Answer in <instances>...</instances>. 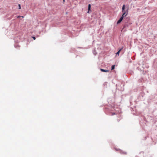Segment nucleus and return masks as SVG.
<instances>
[{
	"label": "nucleus",
	"instance_id": "3",
	"mask_svg": "<svg viewBox=\"0 0 157 157\" xmlns=\"http://www.w3.org/2000/svg\"><path fill=\"white\" fill-rule=\"evenodd\" d=\"M128 14V13H126V12H124L123 13L121 17H123V18L124 17L126 16Z\"/></svg>",
	"mask_w": 157,
	"mask_h": 157
},
{
	"label": "nucleus",
	"instance_id": "14",
	"mask_svg": "<svg viewBox=\"0 0 157 157\" xmlns=\"http://www.w3.org/2000/svg\"><path fill=\"white\" fill-rule=\"evenodd\" d=\"M32 37L33 39L34 40L36 39V37L35 36H32Z\"/></svg>",
	"mask_w": 157,
	"mask_h": 157
},
{
	"label": "nucleus",
	"instance_id": "17",
	"mask_svg": "<svg viewBox=\"0 0 157 157\" xmlns=\"http://www.w3.org/2000/svg\"><path fill=\"white\" fill-rule=\"evenodd\" d=\"M21 17H24L23 16H21Z\"/></svg>",
	"mask_w": 157,
	"mask_h": 157
},
{
	"label": "nucleus",
	"instance_id": "16",
	"mask_svg": "<svg viewBox=\"0 0 157 157\" xmlns=\"http://www.w3.org/2000/svg\"><path fill=\"white\" fill-rule=\"evenodd\" d=\"M20 17V16H18V17H17V18H19V17Z\"/></svg>",
	"mask_w": 157,
	"mask_h": 157
},
{
	"label": "nucleus",
	"instance_id": "11",
	"mask_svg": "<svg viewBox=\"0 0 157 157\" xmlns=\"http://www.w3.org/2000/svg\"><path fill=\"white\" fill-rule=\"evenodd\" d=\"M125 6L124 5H123L122 7V10H123L124 9H125Z\"/></svg>",
	"mask_w": 157,
	"mask_h": 157
},
{
	"label": "nucleus",
	"instance_id": "6",
	"mask_svg": "<svg viewBox=\"0 0 157 157\" xmlns=\"http://www.w3.org/2000/svg\"><path fill=\"white\" fill-rule=\"evenodd\" d=\"M122 12L123 13L126 12V13H128V9L127 10L124 9L123 10H122Z\"/></svg>",
	"mask_w": 157,
	"mask_h": 157
},
{
	"label": "nucleus",
	"instance_id": "12",
	"mask_svg": "<svg viewBox=\"0 0 157 157\" xmlns=\"http://www.w3.org/2000/svg\"><path fill=\"white\" fill-rule=\"evenodd\" d=\"M114 114H117V113H112V115H114Z\"/></svg>",
	"mask_w": 157,
	"mask_h": 157
},
{
	"label": "nucleus",
	"instance_id": "18",
	"mask_svg": "<svg viewBox=\"0 0 157 157\" xmlns=\"http://www.w3.org/2000/svg\"><path fill=\"white\" fill-rule=\"evenodd\" d=\"M65 0H63V2H64V1H65Z\"/></svg>",
	"mask_w": 157,
	"mask_h": 157
},
{
	"label": "nucleus",
	"instance_id": "15",
	"mask_svg": "<svg viewBox=\"0 0 157 157\" xmlns=\"http://www.w3.org/2000/svg\"><path fill=\"white\" fill-rule=\"evenodd\" d=\"M116 150H117V151L118 150V149H116Z\"/></svg>",
	"mask_w": 157,
	"mask_h": 157
},
{
	"label": "nucleus",
	"instance_id": "1",
	"mask_svg": "<svg viewBox=\"0 0 157 157\" xmlns=\"http://www.w3.org/2000/svg\"><path fill=\"white\" fill-rule=\"evenodd\" d=\"M123 17H121L118 20L117 22V24H119L120 23L123 19Z\"/></svg>",
	"mask_w": 157,
	"mask_h": 157
},
{
	"label": "nucleus",
	"instance_id": "10",
	"mask_svg": "<svg viewBox=\"0 0 157 157\" xmlns=\"http://www.w3.org/2000/svg\"><path fill=\"white\" fill-rule=\"evenodd\" d=\"M115 65H113L111 67V70H113L115 68Z\"/></svg>",
	"mask_w": 157,
	"mask_h": 157
},
{
	"label": "nucleus",
	"instance_id": "9",
	"mask_svg": "<svg viewBox=\"0 0 157 157\" xmlns=\"http://www.w3.org/2000/svg\"><path fill=\"white\" fill-rule=\"evenodd\" d=\"M93 54L95 55H96L97 54V53L96 52V51L95 49H94V50L93 51Z\"/></svg>",
	"mask_w": 157,
	"mask_h": 157
},
{
	"label": "nucleus",
	"instance_id": "7",
	"mask_svg": "<svg viewBox=\"0 0 157 157\" xmlns=\"http://www.w3.org/2000/svg\"><path fill=\"white\" fill-rule=\"evenodd\" d=\"M120 150V153L121 154H126V152H124L123 151L121 150H120V149H119Z\"/></svg>",
	"mask_w": 157,
	"mask_h": 157
},
{
	"label": "nucleus",
	"instance_id": "2",
	"mask_svg": "<svg viewBox=\"0 0 157 157\" xmlns=\"http://www.w3.org/2000/svg\"><path fill=\"white\" fill-rule=\"evenodd\" d=\"M91 5L90 4H89L88 5V11H87V13H89L90 11H91Z\"/></svg>",
	"mask_w": 157,
	"mask_h": 157
},
{
	"label": "nucleus",
	"instance_id": "8",
	"mask_svg": "<svg viewBox=\"0 0 157 157\" xmlns=\"http://www.w3.org/2000/svg\"><path fill=\"white\" fill-rule=\"evenodd\" d=\"M123 48H121V49H120L117 52V53H116V55H119L120 52H121V51L122 50V49Z\"/></svg>",
	"mask_w": 157,
	"mask_h": 157
},
{
	"label": "nucleus",
	"instance_id": "13",
	"mask_svg": "<svg viewBox=\"0 0 157 157\" xmlns=\"http://www.w3.org/2000/svg\"><path fill=\"white\" fill-rule=\"evenodd\" d=\"M18 6H19V9H21V5L20 4H19L18 5Z\"/></svg>",
	"mask_w": 157,
	"mask_h": 157
},
{
	"label": "nucleus",
	"instance_id": "4",
	"mask_svg": "<svg viewBox=\"0 0 157 157\" xmlns=\"http://www.w3.org/2000/svg\"><path fill=\"white\" fill-rule=\"evenodd\" d=\"M100 70L101 71L103 72H108L109 71L108 70H105L101 68L100 69Z\"/></svg>",
	"mask_w": 157,
	"mask_h": 157
},
{
	"label": "nucleus",
	"instance_id": "5",
	"mask_svg": "<svg viewBox=\"0 0 157 157\" xmlns=\"http://www.w3.org/2000/svg\"><path fill=\"white\" fill-rule=\"evenodd\" d=\"M128 27V24L127 23H125V25L124 26V27L123 28V29H122V30H124L125 28H126V27Z\"/></svg>",
	"mask_w": 157,
	"mask_h": 157
}]
</instances>
